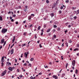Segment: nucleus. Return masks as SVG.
I'll list each match as a JSON object with an SVG mask.
<instances>
[{"mask_svg": "<svg viewBox=\"0 0 79 79\" xmlns=\"http://www.w3.org/2000/svg\"><path fill=\"white\" fill-rule=\"evenodd\" d=\"M7 29H5V28H3L1 31V32L3 34H5V32H7Z\"/></svg>", "mask_w": 79, "mask_h": 79, "instance_id": "1", "label": "nucleus"}, {"mask_svg": "<svg viewBox=\"0 0 79 79\" xmlns=\"http://www.w3.org/2000/svg\"><path fill=\"white\" fill-rule=\"evenodd\" d=\"M6 73V70H5L2 73L1 76H3L5 75V74Z\"/></svg>", "mask_w": 79, "mask_h": 79, "instance_id": "2", "label": "nucleus"}, {"mask_svg": "<svg viewBox=\"0 0 79 79\" xmlns=\"http://www.w3.org/2000/svg\"><path fill=\"white\" fill-rule=\"evenodd\" d=\"M75 64H76V61L75 60H73L72 61V64L73 66H75Z\"/></svg>", "mask_w": 79, "mask_h": 79, "instance_id": "3", "label": "nucleus"}, {"mask_svg": "<svg viewBox=\"0 0 79 79\" xmlns=\"http://www.w3.org/2000/svg\"><path fill=\"white\" fill-rule=\"evenodd\" d=\"M52 77H53V78H54V79H58V77H57L56 75H53L52 76Z\"/></svg>", "mask_w": 79, "mask_h": 79, "instance_id": "4", "label": "nucleus"}, {"mask_svg": "<svg viewBox=\"0 0 79 79\" xmlns=\"http://www.w3.org/2000/svg\"><path fill=\"white\" fill-rule=\"evenodd\" d=\"M31 16L30 15L28 16V19L29 21H31Z\"/></svg>", "mask_w": 79, "mask_h": 79, "instance_id": "5", "label": "nucleus"}, {"mask_svg": "<svg viewBox=\"0 0 79 79\" xmlns=\"http://www.w3.org/2000/svg\"><path fill=\"white\" fill-rule=\"evenodd\" d=\"M14 52V49H11V54H13V52Z\"/></svg>", "mask_w": 79, "mask_h": 79, "instance_id": "6", "label": "nucleus"}, {"mask_svg": "<svg viewBox=\"0 0 79 79\" xmlns=\"http://www.w3.org/2000/svg\"><path fill=\"white\" fill-rule=\"evenodd\" d=\"M8 69L9 70H10V71H12L13 70H12V67H10Z\"/></svg>", "mask_w": 79, "mask_h": 79, "instance_id": "7", "label": "nucleus"}, {"mask_svg": "<svg viewBox=\"0 0 79 79\" xmlns=\"http://www.w3.org/2000/svg\"><path fill=\"white\" fill-rule=\"evenodd\" d=\"M15 36H14V39L12 40V43L15 42Z\"/></svg>", "mask_w": 79, "mask_h": 79, "instance_id": "8", "label": "nucleus"}, {"mask_svg": "<svg viewBox=\"0 0 79 79\" xmlns=\"http://www.w3.org/2000/svg\"><path fill=\"white\" fill-rule=\"evenodd\" d=\"M50 15H51V16H52V18L53 16H54V14H53V13H52L50 14Z\"/></svg>", "mask_w": 79, "mask_h": 79, "instance_id": "9", "label": "nucleus"}, {"mask_svg": "<svg viewBox=\"0 0 79 79\" xmlns=\"http://www.w3.org/2000/svg\"><path fill=\"white\" fill-rule=\"evenodd\" d=\"M24 54L25 56V58H26L27 56V54H26V52H25Z\"/></svg>", "mask_w": 79, "mask_h": 79, "instance_id": "10", "label": "nucleus"}, {"mask_svg": "<svg viewBox=\"0 0 79 79\" xmlns=\"http://www.w3.org/2000/svg\"><path fill=\"white\" fill-rule=\"evenodd\" d=\"M1 42L2 43V44L3 43H4V42H5V41L4 40V39H2V40H1Z\"/></svg>", "mask_w": 79, "mask_h": 79, "instance_id": "11", "label": "nucleus"}, {"mask_svg": "<svg viewBox=\"0 0 79 79\" xmlns=\"http://www.w3.org/2000/svg\"><path fill=\"white\" fill-rule=\"evenodd\" d=\"M4 60V57L2 56V62H4L3 60Z\"/></svg>", "mask_w": 79, "mask_h": 79, "instance_id": "12", "label": "nucleus"}, {"mask_svg": "<svg viewBox=\"0 0 79 79\" xmlns=\"http://www.w3.org/2000/svg\"><path fill=\"white\" fill-rule=\"evenodd\" d=\"M50 30H51V29H50V28H49L47 31V32H49L50 31Z\"/></svg>", "mask_w": 79, "mask_h": 79, "instance_id": "13", "label": "nucleus"}, {"mask_svg": "<svg viewBox=\"0 0 79 79\" xmlns=\"http://www.w3.org/2000/svg\"><path fill=\"white\" fill-rule=\"evenodd\" d=\"M64 76H65V74H62V76H61V77H64Z\"/></svg>", "mask_w": 79, "mask_h": 79, "instance_id": "14", "label": "nucleus"}, {"mask_svg": "<svg viewBox=\"0 0 79 79\" xmlns=\"http://www.w3.org/2000/svg\"><path fill=\"white\" fill-rule=\"evenodd\" d=\"M6 65H7V66H9V62H7V63L6 64Z\"/></svg>", "mask_w": 79, "mask_h": 79, "instance_id": "15", "label": "nucleus"}, {"mask_svg": "<svg viewBox=\"0 0 79 79\" xmlns=\"http://www.w3.org/2000/svg\"><path fill=\"white\" fill-rule=\"evenodd\" d=\"M79 14V10H78L77 11V15Z\"/></svg>", "mask_w": 79, "mask_h": 79, "instance_id": "16", "label": "nucleus"}, {"mask_svg": "<svg viewBox=\"0 0 79 79\" xmlns=\"http://www.w3.org/2000/svg\"><path fill=\"white\" fill-rule=\"evenodd\" d=\"M74 51H76V50H79V49L78 48H76L73 50Z\"/></svg>", "mask_w": 79, "mask_h": 79, "instance_id": "17", "label": "nucleus"}, {"mask_svg": "<svg viewBox=\"0 0 79 79\" xmlns=\"http://www.w3.org/2000/svg\"><path fill=\"white\" fill-rule=\"evenodd\" d=\"M68 66V63H67L66 64V69H67V67Z\"/></svg>", "mask_w": 79, "mask_h": 79, "instance_id": "18", "label": "nucleus"}, {"mask_svg": "<svg viewBox=\"0 0 79 79\" xmlns=\"http://www.w3.org/2000/svg\"><path fill=\"white\" fill-rule=\"evenodd\" d=\"M46 2L47 3H49V2H50V1H49L48 0H47L46 1Z\"/></svg>", "mask_w": 79, "mask_h": 79, "instance_id": "19", "label": "nucleus"}, {"mask_svg": "<svg viewBox=\"0 0 79 79\" xmlns=\"http://www.w3.org/2000/svg\"><path fill=\"white\" fill-rule=\"evenodd\" d=\"M78 70H77V69H76V70L75 73H76V74H77L78 73Z\"/></svg>", "mask_w": 79, "mask_h": 79, "instance_id": "20", "label": "nucleus"}, {"mask_svg": "<svg viewBox=\"0 0 79 79\" xmlns=\"http://www.w3.org/2000/svg\"><path fill=\"white\" fill-rule=\"evenodd\" d=\"M53 27L54 28H56L57 27V26L56 25H54L53 26Z\"/></svg>", "mask_w": 79, "mask_h": 79, "instance_id": "21", "label": "nucleus"}, {"mask_svg": "<svg viewBox=\"0 0 79 79\" xmlns=\"http://www.w3.org/2000/svg\"><path fill=\"white\" fill-rule=\"evenodd\" d=\"M33 60H34V58H32L30 59V61H33Z\"/></svg>", "mask_w": 79, "mask_h": 79, "instance_id": "22", "label": "nucleus"}, {"mask_svg": "<svg viewBox=\"0 0 79 79\" xmlns=\"http://www.w3.org/2000/svg\"><path fill=\"white\" fill-rule=\"evenodd\" d=\"M24 46H26V44H23L22 45V47H23Z\"/></svg>", "mask_w": 79, "mask_h": 79, "instance_id": "23", "label": "nucleus"}, {"mask_svg": "<svg viewBox=\"0 0 79 79\" xmlns=\"http://www.w3.org/2000/svg\"><path fill=\"white\" fill-rule=\"evenodd\" d=\"M59 14H61L62 13L61 10H59Z\"/></svg>", "mask_w": 79, "mask_h": 79, "instance_id": "24", "label": "nucleus"}, {"mask_svg": "<svg viewBox=\"0 0 79 79\" xmlns=\"http://www.w3.org/2000/svg\"><path fill=\"white\" fill-rule=\"evenodd\" d=\"M0 21H2V17L0 16Z\"/></svg>", "mask_w": 79, "mask_h": 79, "instance_id": "25", "label": "nucleus"}, {"mask_svg": "<svg viewBox=\"0 0 79 79\" xmlns=\"http://www.w3.org/2000/svg\"><path fill=\"white\" fill-rule=\"evenodd\" d=\"M57 31H60V28L58 27V28H57Z\"/></svg>", "mask_w": 79, "mask_h": 79, "instance_id": "26", "label": "nucleus"}, {"mask_svg": "<svg viewBox=\"0 0 79 79\" xmlns=\"http://www.w3.org/2000/svg\"><path fill=\"white\" fill-rule=\"evenodd\" d=\"M15 45V44H12V46H11V47H10V48H12V47H13V46H14V45Z\"/></svg>", "mask_w": 79, "mask_h": 79, "instance_id": "27", "label": "nucleus"}, {"mask_svg": "<svg viewBox=\"0 0 79 79\" xmlns=\"http://www.w3.org/2000/svg\"><path fill=\"white\" fill-rule=\"evenodd\" d=\"M6 41L4 42V44L3 45V47H4L5 46V44H6Z\"/></svg>", "mask_w": 79, "mask_h": 79, "instance_id": "28", "label": "nucleus"}, {"mask_svg": "<svg viewBox=\"0 0 79 79\" xmlns=\"http://www.w3.org/2000/svg\"><path fill=\"white\" fill-rule=\"evenodd\" d=\"M28 66H29L30 67H31L32 66V65L31 64H28Z\"/></svg>", "mask_w": 79, "mask_h": 79, "instance_id": "29", "label": "nucleus"}, {"mask_svg": "<svg viewBox=\"0 0 79 79\" xmlns=\"http://www.w3.org/2000/svg\"><path fill=\"white\" fill-rule=\"evenodd\" d=\"M40 26L38 27V30H40Z\"/></svg>", "mask_w": 79, "mask_h": 79, "instance_id": "30", "label": "nucleus"}, {"mask_svg": "<svg viewBox=\"0 0 79 79\" xmlns=\"http://www.w3.org/2000/svg\"><path fill=\"white\" fill-rule=\"evenodd\" d=\"M65 3H69V0H67V1H66Z\"/></svg>", "mask_w": 79, "mask_h": 79, "instance_id": "31", "label": "nucleus"}, {"mask_svg": "<svg viewBox=\"0 0 79 79\" xmlns=\"http://www.w3.org/2000/svg\"><path fill=\"white\" fill-rule=\"evenodd\" d=\"M12 17H13V18L14 17H16V15H13Z\"/></svg>", "mask_w": 79, "mask_h": 79, "instance_id": "32", "label": "nucleus"}, {"mask_svg": "<svg viewBox=\"0 0 79 79\" xmlns=\"http://www.w3.org/2000/svg\"><path fill=\"white\" fill-rule=\"evenodd\" d=\"M2 64H1V66H3V65H4V63H1Z\"/></svg>", "mask_w": 79, "mask_h": 79, "instance_id": "33", "label": "nucleus"}, {"mask_svg": "<svg viewBox=\"0 0 79 79\" xmlns=\"http://www.w3.org/2000/svg\"><path fill=\"white\" fill-rule=\"evenodd\" d=\"M40 48H42V46L41 45V44H40Z\"/></svg>", "mask_w": 79, "mask_h": 79, "instance_id": "34", "label": "nucleus"}, {"mask_svg": "<svg viewBox=\"0 0 79 79\" xmlns=\"http://www.w3.org/2000/svg\"><path fill=\"white\" fill-rule=\"evenodd\" d=\"M31 79H34V77L32 76H31Z\"/></svg>", "mask_w": 79, "mask_h": 79, "instance_id": "35", "label": "nucleus"}, {"mask_svg": "<svg viewBox=\"0 0 79 79\" xmlns=\"http://www.w3.org/2000/svg\"><path fill=\"white\" fill-rule=\"evenodd\" d=\"M69 43H71V42H72V41H71V40H69Z\"/></svg>", "mask_w": 79, "mask_h": 79, "instance_id": "36", "label": "nucleus"}, {"mask_svg": "<svg viewBox=\"0 0 79 79\" xmlns=\"http://www.w3.org/2000/svg\"><path fill=\"white\" fill-rule=\"evenodd\" d=\"M63 9V6H61V7H60V9L61 10H62Z\"/></svg>", "mask_w": 79, "mask_h": 79, "instance_id": "37", "label": "nucleus"}, {"mask_svg": "<svg viewBox=\"0 0 79 79\" xmlns=\"http://www.w3.org/2000/svg\"><path fill=\"white\" fill-rule=\"evenodd\" d=\"M52 32H55V29H53L52 31Z\"/></svg>", "mask_w": 79, "mask_h": 79, "instance_id": "38", "label": "nucleus"}, {"mask_svg": "<svg viewBox=\"0 0 79 79\" xmlns=\"http://www.w3.org/2000/svg\"><path fill=\"white\" fill-rule=\"evenodd\" d=\"M44 28H46V25H44Z\"/></svg>", "mask_w": 79, "mask_h": 79, "instance_id": "39", "label": "nucleus"}, {"mask_svg": "<svg viewBox=\"0 0 79 79\" xmlns=\"http://www.w3.org/2000/svg\"><path fill=\"white\" fill-rule=\"evenodd\" d=\"M32 26V25H30L29 26V27H31Z\"/></svg>", "mask_w": 79, "mask_h": 79, "instance_id": "40", "label": "nucleus"}, {"mask_svg": "<svg viewBox=\"0 0 79 79\" xmlns=\"http://www.w3.org/2000/svg\"><path fill=\"white\" fill-rule=\"evenodd\" d=\"M49 64L52 65V62H49Z\"/></svg>", "mask_w": 79, "mask_h": 79, "instance_id": "41", "label": "nucleus"}, {"mask_svg": "<svg viewBox=\"0 0 79 79\" xmlns=\"http://www.w3.org/2000/svg\"><path fill=\"white\" fill-rule=\"evenodd\" d=\"M74 18L75 19H76V18H77V17H76V16H75L74 17Z\"/></svg>", "mask_w": 79, "mask_h": 79, "instance_id": "42", "label": "nucleus"}, {"mask_svg": "<svg viewBox=\"0 0 79 79\" xmlns=\"http://www.w3.org/2000/svg\"><path fill=\"white\" fill-rule=\"evenodd\" d=\"M19 77H23V75H20L19 76Z\"/></svg>", "mask_w": 79, "mask_h": 79, "instance_id": "43", "label": "nucleus"}, {"mask_svg": "<svg viewBox=\"0 0 79 79\" xmlns=\"http://www.w3.org/2000/svg\"><path fill=\"white\" fill-rule=\"evenodd\" d=\"M55 5L53 6L52 7V8H55Z\"/></svg>", "mask_w": 79, "mask_h": 79, "instance_id": "44", "label": "nucleus"}, {"mask_svg": "<svg viewBox=\"0 0 79 79\" xmlns=\"http://www.w3.org/2000/svg\"><path fill=\"white\" fill-rule=\"evenodd\" d=\"M17 72L18 73H19V69H17Z\"/></svg>", "mask_w": 79, "mask_h": 79, "instance_id": "45", "label": "nucleus"}, {"mask_svg": "<svg viewBox=\"0 0 79 79\" xmlns=\"http://www.w3.org/2000/svg\"><path fill=\"white\" fill-rule=\"evenodd\" d=\"M15 24H18V22H15Z\"/></svg>", "mask_w": 79, "mask_h": 79, "instance_id": "46", "label": "nucleus"}, {"mask_svg": "<svg viewBox=\"0 0 79 79\" xmlns=\"http://www.w3.org/2000/svg\"><path fill=\"white\" fill-rule=\"evenodd\" d=\"M44 67L46 68H48V66H45V65H44Z\"/></svg>", "mask_w": 79, "mask_h": 79, "instance_id": "47", "label": "nucleus"}, {"mask_svg": "<svg viewBox=\"0 0 79 79\" xmlns=\"http://www.w3.org/2000/svg\"><path fill=\"white\" fill-rule=\"evenodd\" d=\"M52 22H53V21L51 20V21H50V23H52Z\"/></svg>", "mask_w": 79, "mask_h": 79, "instance_id": "48", "label": "nucleus"}, {"mask_svg": "<svg viewBox=\"0 0 79 79\" xmlns=\"http://www.w3.org/2000/svg\"><path fill=\"white\" fill-rule=\"evenodd\" d=\"M71 26L70 25H69V26H68V27L69 28V27H71Z\"/></svg>", "mask_w": 79, "mask_h": 79, "instance_id": "49", "label": "nucleus"}, {"mask_svg": "<svg viewBox=\"0 0 79 79\" xmlns=\"http://www.w3.org/2000/svg\"><path fill=\"white\" fill-rule=\"evenodd\" d=\"M11 22H13L14 21V19H11Z\"/></svg>", "mask_w": 79, "mask_h": 79, "instance_id": "50", "label": "nucleus"}, {"mask_svg": "<svg viewBox=\"0 0 79 79\" xmlns=\"http://www.w3.org/2000/svg\"><path fill=\"white\" fill-rule=\"evenodd\" d=\"M31 16H33V17H34V14H31Z\"/></svg>", "mask_w": 79, "mask_h": 79, "instance_id": "51", "label": "nucleus"}, {"mask_svg": "<svg viewBox=\"0 0 79 79\" xmlns=\"http://www.w3.org/2000/svg\"><path fill=\"white\" fill-rule=\"evenodd\" d=\"M68 32V31L66 30L65 31H64V32L65 33V34H66V32Z\"/></svg>", "mask_w": 79, "mask_h": 79, "instance_id": "52", "label": "nucleus"}, {"mask_svg": "<svg viewBox=\"0 0 79 79\" xmlns=\"http://www.w3.org/2000/svg\"><path fill=\"white\" fill-rule=\"evenodd\" d=\"M23 54H22L21 56H20L21 58H22L23 57Z\"/></svg>", "mask_w": 79, "mask_h": 79, "instance_id": "53", "label": "nucleus"}, {"mask_svg": "<svg viewBox=\"0 0 79 79\" xmlns=\"http://www.w3.org/2000/svg\"><path fill=\"white\" fill-rule=\"evenodd\" d=\"M56 35H54V38H56Z\"/></svg>", "mask_w": 79, "mask_h": 79, "instance_id": "54", "label": "nucleus"}, {"mask_svg": "<svg viewBox=\"0 0 79 79\" xmlns=\"http://www.w3.org/2000/svg\"><path fill=\"white\" fill-rule=\"evenodd\" d=\"M63 56H61V58L62 60H63L64 58H63Z\"/></svg>", "mask_w": 79, "mask_h": 79, "instance_id": "55", "label": "nucleus"}, {"mask_svg": "<svg viewBox=\"0 0 79 79\" xmlns=\"http://www.w3.org/2000/svg\"><path fill=\"white\" fill-rule=\"evenodd\" d=\"M77 47H78V48H79V44H77Z\"/></svg>", "mask_w": 79, "mask_h": 79, "instance_id": "56", "label": "nucleus"}, {"mask_svg": "<svg viewBox=\"0 0 79 79\" xmlns=\"http://www.w3.org/2000/svg\"><path fill=\"white\" fill-rule=\"evenodd\" d=\"M26 64H27L25 63L24 64H23V66H26Z\"/></svg>", "mask_w": 79, "mask_h": 79, "instance_id": "57", "label": "nucleus"}, {"mask_svg": "<svg viewBox=\"0 0 79 79\" xmlns=\"http://www.w3.org/2000/svg\"><path fill=\"white\" fill-rule=\"evenodd\" d=\"M41 35H43V32H42L41 33Z\"/></svg>", "mask_w": 79, "mask_h": 79, "instance_id": "58", "label": "nucleus"}, {"mask_svg": "<svg viewBox=\"0 0 79 79\" xmlns=\"http://www.w3.org/2000/svg\"><path fill=\"white\" fill-rule=\"evenodd\" d=\"M26 21L25 20V21H24L23 22V23H24V24H25V23H26Z\"/></svg>", "mask_w": 79, "mask_h": 79, "instance_id": "59", "label": "nucleus"}, {"mask_svg": "<svg viewBox=\"0 0 79 79\" xmlns=\"http://www.w3.org/2000/svg\"><path fill=\"white\" fill-rule=\"evenodd\" d=\"M27 7H28V6H25V8H26V9H27Z\"/></svg>", "mask_w": 79, "mask_h": 79, "instance_id": "60", "label": "nucleus"}, {"mask_svg": "<svg viewBox=\"0 0 79 79\" xmlns=\"http://www.w3.org/2000/svg\"><path fill=\"white\" fill-rule=\"evenodd\" d=\"M39 75H41V74H42V72H40V73H39Z\"/></svg>", "mask_w": 79, "mask_h": 79, "instance_id": "61", "label": "nucleus"}, {"mask_svg": "<svg viewBox=\"0 0 79 79\" xmlns=\"http://www.w3.org/2000/svg\"><path fill=\"white\" fill-rule=\"evenodd\" d=\"M41 31L42 32H44V30L42 29L41 30Z\"/></svg>", "mask_w": 79, "mask_h": 79, "instance_id": "62", "label": "nucleus"}, {"mask_svg": "<svg viewBox=\"0 0 79 79\" xmlns=\"http://www.w3.org/2000/svg\"><path fill=\"white\" fill-rule=\"evenodd\" d=\"M10 19H12V17H10Z\"/></svg>", "mask_w": 79, "mask_h": 79, "instance_id": "63", "label": "nucleus"}, {"mask_svg": "<svg viewBox=\"0 0 79 79\" xmlns=\"http://www.w3.org/2000/svg\"><path fill=\"white\" fill-rule=\"evenodd\" d=\"M77 56H79V53H77Z\"/></svg>", "mask_w": 79, "mask_h": 79, "instance_id": "64", "label": "nucleus"}]
</instances>
